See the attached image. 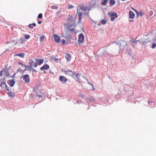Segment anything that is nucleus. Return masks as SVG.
I'll list each match as a JSON object with an SVG mask.
<instances>
[{"instance_id":"obj_25","label":"nucleus","mask_w":156,"mask_h":156,"mask_svg":"<svg viewBox=\"0 0 156 156\" xmlns=\"http://www.w3.org/2000/svg\"><path fill=\"white\" fill-rule=\"evenodd\" d=\"M44 35H42L41 36H40L39 37V38L41 42H42L43 39L44 38Z\"/></svg>"},{"instance_id":"obj_15","label":"nucleus","mask_w":156,"mask_h":156,"mask_svg":"<svg viewBox=\"0 0 156 156\" xmlns=\"http://www.w3.org/2000/svg\"><path fill=\"white\" fill-rule=\"evenodd\" d=\"M109 14H110V15H109V16L110 17H113L116 16V17H118L117 14L116 12H113L112 13L109 12L108 14V15Z\"/></svg>"},{"instance_id":"obj_41","label":"nucleus","mask_w":156,"mask_h":156,"mask_svg":"<svg viewBox=\"0 0 156 156\" xmlns=\"http://www.w3.org/2000/svg\"><path fill=\"white\" fill-rule=\"evenodd\" d=\"M25 67H28V68H29L30 69H31L32 68V66L31 65L30 66H26Z\"/></svg>"},{"instance_id":"obj_7","label":"nucleus","mask_w":156,"mask_h":156,"mask_svg":"<svg viewBox=\"0 0 156 156\" xmlns=\"http://www.w3.org/2000/svg\"><path fill=\"white\" fill-rule=\"evenodd\" d=\"M49 68V66L48 64H46L41 67L40 68V70H47Z\"/></svg>"},{"instance_id":"obj_27","label":"nucleus","mask_w":156,"mask_h":156,"mask_svg":"<svg viewBox=\"0 0 156 156\" xmlns=\"http://www.w3.org/2000/svg\"><path fill=\"white\" fill-rule=\"evenodd\" d=\"M51 8H52L53 9H57L58 8V7L56 5H53L51 7Z\"/></svg>"},{"instance_id":"obj_31","label":"nucleus","mask_w":156,"mask_h":156,"mask_svg":"<svg viewBox=\"0 0 156 156\" xmlns=\"http://www.w3.org/2000/svg\"><path fill=\"white\" fill-rule=\"evenodd\" d=\"M38 17L40 19H41L42 17V13H40L38 16Z\"/></svg>"},{"instance_id":"obj_32","label":"nucleus","mask_w":156,"mask_h":156,"mask_svg":"<svg viewBox=\"0 0 156 156\" xmlns=\"http://www.w3.org/2000/svg\"><path fill=\"white\" fill-rule=\"evenodd\" d=\"M156 46V44L154 43H153V44H152L151 48H152L154 49L155 48V47Z\"/></svg>"},{"instance_id":"obj_13","label":"nucleus","mask_w":156,"mask_h":156,"mask_svg":"<svg viewBox=\"0 0 156 156\" xmlns=\"http://www.w3.org/2000/svg\"><path fill=\"white\" fill-rule=\"evenodd\" d=\"M124 89L126 91H128L129 90H130V89H131L132 88L129 85H125L124 86Z\"/></svg>"},{"instance_id":"obj_19","label":"nucleus","mask_w":156,"mask_h":156,"mask_svg":"<svg viewBox=\"0 0 156 156\" xmlns=\"http://www.w3.org/2000/svg\"><path fill=\"white\" fill-rule=\"evenodd\" d=\"M101 23L102 24V25H105V24L107 23V21L106 20H105L104 19H101V21H100Z\"/></svg>"},{"instance_id":"obj_8","label":"nucleus","mask_w":156,"mask_h":156,"mask_svg":"<svg viewBox=\"0 0 156 156\" xmlns=\"http://www.w3.org/2000/svg\"><path fill=\"white\" fill-rule=\"evenodd\" d=\"M122 44L124 45V46L123 47H122V45H121V44L120 43H119V42H116V44L118 45H120V49H122L123 48H124V47H125V46H127V43L126 42V41H122Z\"/></svg>"},{"instance_id":"obj_63","label":"nucleus","mask_w":156,"mask_h":156,"mask_svg":"<svg viewBox=\"0 0 156 156\" xmlns=\"http://www.w3.org/2000/svg\"><path fill=\"white\" fill-rule=\"evenodd\" d=\"M151 107H153V106H151Z\"/></svg>"},{"instance_id":"obj_54","label":"nucleus","mask_w":156,"mask_h":156,"mask_svg":"<svg viewBox=\"0 0 156 156\" xmlns=\"http://www.w3.org/2000/svg\"><path fill=\"white\" fill-rule=\"evenodd\" d=\"M92 20V21L93 22H94L95 24H96L97 23L96 22L94 21L93 20Z\"/></svg>"},{"instance_id":"obj_53","label":"nucleus","mask_w":156,"mask_h":156,"mask_svg":"<svg viewBox=\"0 0 156 156\" xmlns=\"http://www.w3.org/2000/svg\"><path fill=\"white\" fill-rule=\"evenodd\" d=\"M37 96L38 97H39V98L40 97H41V96L40 95H37Z\"/></svg>"},{"instance_id":"obj_42","label":"nucleus","mask_w":156,"mask_h":156,"mask_svg":"<svg viewBox=\"0 0 156 156\" xmlns=\"http://www.w3.org/2000/svg\"><path fill=\"white\" fill-rule=\"evenodd\" d=\"M20 40L23 41H25L26 40L24 38H21L20 39Z\"/></svg>"},{"instance_id":"obj_17","label":"nucleus","mask_w":156,"mask_h":156,"mask_svg":"<svg viewBox=\"0 0 156 156\" xmlns=\"http://www.w3.org/2000/svg\"><path fill=\"white\" fill-rule=\"evenodd\" d=\"M33 26L35 27L36 26V24L35 23H33L32 24H30L28 25V28L30 29H32L33 28Z\"/></svg>"},{"instance_id":"obj_52","label":"nucleus","mask_w":156,"mask_h":156,"mask_svg":"<svg viewBox=\"0 0 156 156\" xmlns=\"http://www.w3.org/2000/svg\"><path fill=\"white\" fill-rule=\"evenodd\" d=\"M30 69L28 68V67H26V68L25 69V70H27L28 69Z\"/></svg>"},{"instance_id":"obj_40","label":"nucleus","mask_w":156,"mask_h":156,"mask_svg":"<svg viewBox=\"0 0 156 156\" xmlns=\"http://www.w3.org/2000/svg\"><path fill=\"white\" fill-rule=\"evenodd\" d=\"M65 43V40L63 39L62 40V44L63 45H64Z\"/></svg>"},{"instance_id":"obj_3","label":"nucleus","mask_w":156,"mask_h":156,"mask_svg":"<svg viewBox=\"0 0 156 156\" xmlns=\"http://www.w3.org/2000/svg\"><path fill=\"white\" fill-rule=\"evenodd\" d=\"M59 80L62 82V83L65 84L66 82L68 79L66 77L63 76H60L59 77Z\"/></svg>"},{"instance_id":"obj_47","label":"nucleus","mask_w":156,"mask_h":156,"mask_svg":"<svg viewBox=\"0 0 156 156\" xmlns=\"http://www.w3.org/2000/svg\"><path fill=\"white\" fill-rule=\"evenodd\" d=\"M37 66V62H35V63H34V66L35 67H36Z\"/></svg>"},{"instance_id":"obj_36","label":"nucleus","mask_w":156,"mask_h":156,"mask_svg":"<svg viewBox=\"0 0 156 156\" xmlns=\"http://www.w3.org/2000/svg\"><path fill=\"white\" fill-rule=\"evenodd\" d=\"M82 15V12H80L78 14V16L79 17H81V16Z\"/></svg>"},{"instance_id":"obj_16","label":"nucleus","mask_w":156,"mask_h":156,"mask_svg":"<svg viewBox=\"0 0 156 156\" xmlns=\"http://www.w3.org/2000/svg\"><path fill=\"white\" fill-rule=\"evenodd\" d=\"M3 84L5 86V88L6 89V90H7L8 91H10V90H9L8 87L7 86V85L6 84L5 82H2V83H1L0 84V86L2 87V85Z\"/></svg>"},{"instance_id":"obj_43","label":"nucleus","mask_w":156,"mask_h":156,"mask_svg":"<svg viewBox=\"0 0 156 156\" xmlns=\"http://www.w3.org/2000/svg\"><path fill=\"white\" fill-rule=\"evenodd\" d=\"M73 6L72 5H69V7H68V8L70 9H72L73 8Z\"/></svg>"},{"instance_id":"obj_23","label":"nucleus","mask_w":156,"mask_h":156,"mask_svg":"<svg viewBox=\"0 0 156 156\" xmlns=\"http://www.w3.org/2000/svg\"><path fill=\"white\" fill-rule=\"evenodd\" d=\"M108 0H103L101 2V4L103 5H105L106 3L107 2Z\"/></svg>"},{"instance_id":"obj_18","label":"nucleus","mask_w":156,"mask_h":156,"mask_svg":"<svg viewBox=\"0 0 156 156\" xmlns=\"http://www.w3.org/2000/svg\"><path fill=\"white\" fill-rule=\"evenodd\" d=\"M7 94L12 98H13L14 97L13 93L11 91L10 92L9 91L7 93Z\"/></svg>"},{"instance_id":"obj_62","label":"nucleus","mask_w":156,"mask_h":156,"mask_svg":"<svg viewBox=\"0 0 156 156\" xmlns=\"http://www.w3.org/2000/svg\"><path fill=\"white\" fill-rule=\"evenodd\" d=\"M44 73H46V72L45 71L44 72Z\"/></svg>"},{"instance_id":"obj_60","label":"nucleus","mask_w":156,"mask_h":156,"mask_svg":"<svg viewBox=\"0 0 156 156\" xmlns=\"http://www.w3.org/2000/svg\"><path fill=\"white\" fill-rule=\"evenodd\" d=\"M98 26H99V25H100V23H98Z\"/></svg>"},{"instance_id":"obj_58","label":"nucleus","mask_w":156,"mask_h":156,"mask_svg":"<svg viewBox=\"0 0 156 156\" xmlns=\"http://www.w3.org/2000/svg\"><path fill=\"white\" fill-rule=\"evenodd\" d=\"M129 21H133L132 20H129Z\"/></svg>"},{"instance_id":"obj_59","label":"nucleus","mask_w":156,"mask_h":156,"mask_svg":"<svg viewBox=\"0 0 156 156\" xmlns=\"http://www.w3.org/2000/svg\"><path fill=\"white\" fill-rule=\"evenodd\" d=\"M3 79H4V80H5V77H4V78H3Z\"/></svg>"},{"instance_id":"obj_26","label":"nucleus","mask_w":156,"mask_h":156,"mask_svg":"<svg viewBox=\"0 0 156 156\" xmlns=\"http://www.w3.org/2000/svg\"><path fill=\"white\" fill-rule=\"evenodd\" d=\"M89 100L90 101H95V98L94 97H92L90 98Z\"/></svg>"},{"instance_id":"obj_57","label":"nucleus","mask_w":156,"mask_h":156,"mask_svg":"<svg viewBox=\"0 0 156 156\" xmlns=\"http://www.w3.org/2000/svg\"><path fill=\"white\" fill-rule=\"evenodd\" d=\"M132 46L133 47H134L135 46L133 44H132Z\"/></svg>"},{"instance_id":"obj_14","label":"nucleus","mask_w":156,"mask_h":156,"mask_svg":"<svg viewBox=\"0 0 156 156\" xmlns=\"http://www.w3.org/2000/svg\"><path fill=\"white\" fill-rule=\"evenodd\" d=\"M25 54L23 53H19L15 55V56H20L22 58H24Z\"/></svg>"},{"instance_id":"obj_61","label":"nucleus","mask_w":156,"mask_h":156,"mask_svg":"<svg viewBox=\"0 0 156 156\" xmlns=\"http://www.w3.org/2000/svg\"><path fill=\"white\" fill-rule=\"evenodd\" d=\"M137 41H137V42H138H138H140V40H137Z\"/></svg>"},{"instance_id":"obj_39","label":"nucleus","mask_w":156,"mask_h":156,"mask_svg":"<svg viewBox=\"0 0 156 156\" xmlns=\"http://www.w3.org/2000/svg\"><path fill=\"white\" fill-rule=\"evenodd\" d=\"M5 73V76L7 77L9 76V73L8 72L7 73Z\"/></svg>"},{"instance_id":"obj_9","label":"nucleus","mask_w":156,"mask_h":156,"mask_svg":"<svg viewBox=\"0 0 156 156\" xmlns=\"http://www.w3.org/2000/svg\"><path fill=\"white\" fill-rule=\"evenodd\" d=\"M65 58L67 59V61H69L71 60V56L69 54L66 53L65 55Z\"/></svg>"},{"instance_id":"obj_35","label":"nucleus","mask_w":156,"mask_h":156,"mask_svg":"<svg viewBox=\"0 0 156 156\" xmlns=\"http://www.w3.org/2000/svg\"><path fill=\"white\" fill-rule=\"evenodd\" d=\"M81 17H79V20L78 21V23H81Z\"/></svg>"},{"instance_id":"obj_4","label":"nucleus","mask_w":156,"mask_h":156,"mask_svg":"<svg viewBox=\"0 0 156 156\" xmlns=\"http://www.w3.org/2000/svg\"><path fill=\"white\" fill-rule=\"evenodd\" d=\"M81 76L80 74L79 73H76L75 72L74 73V75L73 76V77L74 78H76L77 80H78L79 82H80L81 81V80L80 78V76Z\"/></svg>"},{"instance_id":"obj_55","label":"nucleus","mask_w":156,"mask_h":156,"mask_svg":"<svg viewBox=\"0 0 156 156\" xmlns=\"http://www.w3.org/2000/svg\"><path fill=\"white\" fill-rule=\"evenodd\" d=\"M36 61L37 62L38 61H39V59L36 58Z\"/></svg>"},{"instance_id":"obj_2","label":"nucleus","mask_w":156,"mask_h":156,"mask_svg":"<svg viewBox=\"0 0 156 156\" xmlns=\"http://www.w3.org/2000/svg\"><path fill=\"white\" fill-rule=\"evenodd\" d=\"M62 71L64 72L66 74L69 75L72 77H73L74 73L75 72H73L72 70H69L68 69L66 70L62 69Z\"/></svg>"},{"instance_id":"obj_49","label":"nucleus","mask_w":156,"mask_h":156,"mask_svg":"<svg viewBox=\"0 0 156 156\" xmlns=\"http://www.w3.org/2000/svg\"><path fill=\"white\" fill-rule=\"evenodd\" d=\"M148 104H149L150 103H152V105H154V102H150L149 101H148Z\"/></svg>"},{"instance_id":"obj_29","label":"nucleus","mask_w":156,"mask_h":156,"mask_svg":"<svg viewBox=\"0 0 156 156\" xmlns=\"http://www.w3.org/2000/svg\"><path fill=\"white\" fill-rule=\"evenodd\" d=\"M30 37V35L28 34H26L25 35V38L26 39H28Z\"/></svg>"},{"instance_id":"obj_48","label":"nucleus","mask_w":156,"mask_h":156,"mask_svg":"<svg viewBox=\"0 0 156 156\" xmlns=\"http://www.w3.org/2000/svg\"><path fill=\"white\" fill-rule=\"evenodd\" d=\"M2 85V87H1L2 88V89H4V88H5V86L3 84Z\"/></svg>"},{"instance_id":"obj_38","label":"nucleus","mask_w":156,"mask_h":156,"mask_svg":"<svg viewBox=\"0 0 156 156\" xmlns=\"http://www.w3.org/2000/svg\"><path fill=\"white\" fill-rule=\"evenodd\" d=\"M3 72L2 70L0 71V76H2V73Z\"/></svg>"},{"instance_id":"obj_56","label":"nucleus","mask_w":156,"mask_h":156,"mask_svg":"<svg viewBox=\"0 0 156 156\" xmlns=\"http://www.w3.org/2000/svg\"><path fill=\"white\" fill-rule=\"evenodd\" d=\"M89 83V84H90V85H91L93 87V85L92 84H90V83Z\"/></svg>"},{"instance_id":"obj_6","label":"nucleus","mask_w":156,"mask_h":156,"mask_svg":"<svg viewBox=\"0 0 156 156\" xmlns=\"http://www.w3.org/2000/svg\"><path fill=\"white\" fill-rule=\"evenodd\" d=\"M53 37L54 41L56 43H58L60 42V39L58 36L56 34H54Z\"/></svg>"},{"instance_id":"obj_12","label":"nucleus","mask_w":156,"mask_h":156,"mask_svg":"<svg viewBox=\"0 0 156 156\" xmlns=\"http://www.w3.org/2000/svg\"><path fill=\"white\" fill-rule=\"evenodd\" d=\"M9 69V68H8L7 65H6L5 66L4 68L2 70L5 73H6L8 72Z\"/></svg>"},{"instance_id":"obj_28","label":"nucleus","mask_w":156,"mask_h":156,"mask_svg":"<svg viewBox=\"0 0 156 156\" xmlns=\"http://www.w3.org/2000/svg\"><path fill=\"white\" fill-rule=\"evenodd\" d=\"M118 17H116V16L115 17H111V18H110V20L112 21H114Z\"/></svg>"},{"instance_id":"obj_50","label":"nucleus","mask_w":156,"mask_h":156,"mask_svg":"<svg viewBox=\"0 0 156 156\" xmlns=\"http://www.w3.org/2000/svg\"><path fill=\"white\" fill-rule=\"evenodd\" d=\"M32 70H33L32 72H33V73H34V72H37L34 69H32Z\"/></svg>"},{"instance_id":"obj_51","label":"nucleus","mask_w":156,"mask_h":156,"mask_svg":"<svg viewBox=\"0 0 156 156\" xmlns=\"http://www.w3.org/2000/svg\"><path fill=\"white\" fill-rule=\"evenodd\" d=\"M38 23L39 24H40L41 23L42 21H39Z\"/></svg>"},{"instance_id":"obj_21","label":"nucleus","mask_w":156,"mask_h":156,"mask_svg":"<svg viewBox=\"0 0 156 156\" xmlns=\"http://www.w3.org/2000/svg\"><path fill=\"white\" fill-rule=\"evenodd\" d=\"M44 61L43 59H39L38 64L41 65L42 64Z\"/></svg>"},{"instance_id":"obj_30","label":"nucleus","mask_w":156,"mask_h":156,"mask_svg":"<svg viewBox=\"0 0 156 156\" xmlns=\"http://www.w3.org/2000/svg\"><path fill=\"white\" fill-rule=\"evenodd\" d=\"M137 41V40H133L131 41V42L132 44H135Z\"/></svg>"},{"instance_id":"obj_24","label":"nucleus","mask_w":156,"mask_h":156,"mask_svg":"<svg viewBox=\"0 0 156 156\" xmlns=\"http://www.w3.org/2000/svg\"><path fill=\"white\" fill-rule=\"evenodd\" d=\"M80 9L82 10L86 11L87 10V7H81Z\"/></svg>"},{"instance_id":"obj_37","label":"nucleus","mask_w":156,"mask_h":156,"mask_svg":"<svg viewBox=\"0 0 156 156\" xmlns=\"http://www.w3.org/2000/svg\"><path fill=\"white\" fill-rule=\"evenodd\" d=\"M34 62L33 61H31V62H29V64L30 65V66H32V65L34 64Z\"/></svg>"},{"instance_id":"obj_44","label":"nucleus","mask_w":156,"mask_h":156,"mask_svg":"<svg viewBox=\"0 0 156 156\" xmlns=\"http://www.w3.org/2000/svg\"><path fill=\"white\" fill-rule=\"evenodd\" d=\"M16 75V73H14V74L12 76H10V77H12V78H14L15 77V76Z\"/></svg>"},{"instance_id":"obj_33","label":"nucleus","mask_w":156,"mask_h":156,"mask_svg":"<svg viewBox=\"0 0 156 156\" xmlns=\"http://www.w3.org/2000/svg\"><path fill=\"white\" fill-rule=\"evenodd\" d=\"M18 63L19 64L21 65L22 67H23V66H25H25H25V65H24L21 62H18Z\"/></svg>"},{"instance_id":"obj_11","label":"nucleus","mask_w":156,"mask_h":156,"mask_svg":"<svg viewBox=\"0 0 156 156\" xmlns=\"http://www.w3.org/2000/svg\"><path fill=\"white\" fill-rule=\"evenodd\" d=\"M129 15L130 18L133 19L134 18L135 14L132 11H130L129 12Z\"/></svg>"},{"instance_id":"obj_45","label":"nucleus","mask_w":156,"mask_h":156,"mask_svg":"<svg viewBox=\"0 0 156 156\" xmlns=\"http://www.w3.org/2000/svg\"><path fill=\"white\" fill-rule=\"evenodd\" d=\"M74 28H71L70 29V31L71 32H73L74 31Z\"/></svg>"},{"instance_id":"obj_22","label":"nucleus","mask_w":156,"mask_h":156,"mask_svg":"<svg viewBox=\"0 0 156 156\" xmlns=\"http://www.w3.org/2000/svg\"><path fill=\"white\" fill-rule=\"evenodd\" d=\"M65 38L66 39V41H70V35L69 36H66L65 37Z\"/></svg>"},{"instance_id":"obj_5","label":"nucleus","mask_w":156,"mask_h":156,"mask_svg":"<svg viewBox=\"0 0 156 156\" xmlns=\"http://www.w3.org/2000/svg\"><path fill=\"white\" fill-rule=\"evenodd\" d=\"M29 76L28 74H25L23 76V80L25 81L26 83H27L30 82V80L29 78Z\"/></svg>"},{"instance_id":"obj_1","label":"nucleus","mask_w":156,"mask_h":156,"mask_svg":"<svg viewBox=\"0 0 156 156\" xmlns=\"http://www.w3.org/2000/svg\"><path fill=\"white\" fill-rule=\"evenodd\" d=\"M78 39V43L80 44L84 42V36L82 33H81L79 35Z\"/></svg>"},{"instance_id":"obj_10","label":"nucleus","mask_w":156,"mask_h":156,"mask_svg":"<svg viewBox=\"0 0 156 156\" xmlns=\"http://www.w3.org/2000/svg\"><path fill=\"white\" fill-rule=\"evenodd\" d=\"M9 82L10 83L9 85L11 87H13L15 83V81L14 79L10 80H9Z\"/></svg>"},{"instance_id":"obj_46","label":"nucleus","mask_w":156,"mask_h":156,"mask_svg":"<svg viewBox=\"0 0 156 156\" xmlns=\"http://www.w3.org/2000/svg\"><path fill=\"white\" fill-rule=\"evenodd\" d=\"M52 59L53 60H54L55 61H58V59L55 57H54L53 58H52Z\"/></svg>"},{"instance_id":"obj_34","label":"nucleus","mask_w":156,"mask_h":156,"mask_svg":"<svg viewBox=\"0 0 156 156\" xmlns=\"http://www.w3.org/2000/svg\"><path fill=\"white\" fill-rule=\"evenodd\" d=\"M136 13H137V15H140V16H142V15H143V13L141 12H136Z\"/></svg>"},{"instance_id":"obj_20","label":"nucleus","mask_w":156,"mask_h":156,"mask_svg":"<svg viewBox=\"0 0 156 156\" xmlns=\"http://www.w3.org/2000/svg\"><path fill=\"white\" fill-rule=\"evenodd\" d=\"M115 2L114 0H110L109 4L111 5H113L115 3Z\"/></svg>"}]
</instances>
